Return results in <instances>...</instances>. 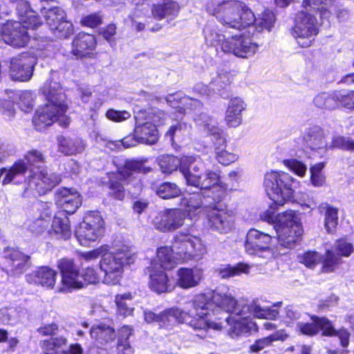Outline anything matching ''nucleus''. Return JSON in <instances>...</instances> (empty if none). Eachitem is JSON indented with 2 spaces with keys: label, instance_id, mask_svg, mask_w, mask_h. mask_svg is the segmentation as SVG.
<instances>
[{
  "label": "nucleus",
  "instance_id": "f257e3e1",
  "mask_svg": "<svg viewBox=\"0 0 354 354\" xmlns=\"http://www.w3.org/2000/svg\"><path fill=\"white\" fill-rule=\"evenodd\" d=\"M42 93L47 103L39 107L34 115L32 122L38 131L57 122L60 126L66 127L70 123L66 115L68 106L66 103V95L60 84L48 79L42 88Z\"/></svg>",
  "mask_w": 354,
  "mask_h": 354
},
{
  "label": "nucleus",
  "instance_id": "f03ea898",
  "mask_svg": "<svg viewBox=\"0 0 354 354\" xmlns=\"http://www.w3.org/2000/svg\"><path fill=\"white\" fill-rule=\"evenodd\" d=\"M206 10L226 28L241 30L254 21L252 10L240 1L210 0L207 3Z\"/></svg>",
  "mask_w": 354,
  "mask_h": 354
},
{
  "label": "nucleus",
  "instance_id": "7ed1b4c3",
  "mask_svg": "<svg viewBox=\"0 0 354 354\" xmlns=\"http://www.w3.org/2000/svg\"><path fill=\"white\" fill-rule=\"evenodd\" d=\"M180 170L188 186L198 188L204 191V193L214 192L223 188L219 173L216 171L206 170L205 164L200 158H183Z\"/></svg>",
  "mask_w": 354,
  "mask_h": 354
},
{
  "label": "nucleus",
  "instance_id": "20e7f679",
  "mask_svg": "<svg viewBox=\"0 0 354 354\" xmlns=\"http://www.w3.org/2000/svg\"><path fill=\"white\" fill-rule=\"evenodd\" d=\"M206 299L204 296H196L187 306V311L178 308L167 309L159 313L158 324L160 327H167L176 322L185 323L195 330H206L207 328L212 327L216 329L221 328V323L198 319V307L204 304Z\"/></svg>",
  "mask_w": 354,
  "mask_h": 354
},
{
  "label": "nucleus",
  "instance_id": "39448f33",
  "mask_svg": "<svg viewBox=\"0 0 354 354\" xmlns=\"http://www.w3.org/2000/svg\"><path fill=\"white\" fill-rule=\"evenodd\" d=\"M198 296H204L206 299L205 304H201V307H198V319L211 321L213 322L221 323V328L216 329L212 327H208L207 329L212 328L215 330H221L223 327V323L218 321L216 318L212 319L209 318V310L213 313L223 311L225 313H231L236 315H239L236 312V308L243 304V301H236L232 295L228 292L227 288H218L209 295L201 294Z\"/></svg>",
  "mask_w": 354,
  "mask_h": 354
},
{
  "label": "nucleus",
  "instance_id": "423d86ee",
  "mask_svg": "<svg viewBox=\"0 0 354 354\" xmlns=\"http://www.w3.org/2000/svg\"><path fill=\"white\" fill-rule=\"evenodd\" d=\"M295 180L288 173L270 171L265 174L263 185L269 198L277 206L292 200Z\"/></svg>",
  "mask_w": 354,
  "mask_h": 354
},
{
  "label": "nucleus",
  "instance_id": "0eeeda50",
  "mask_svg": "<svg viewBox=\"0 0 354 354\" xmlns=\"http://www.w3.org/2000/svg\"><path fill=\"white\" fill-rule=\"evenodd\" d=\"M276 220L274 227L279 244L286 248H294L303 233L299 214L288 210L277 214Z\"/></svg>",
  "mask_w": 354,
  "mask_h": 354
},
{
  "label": "nucleus",
  "instance_id": "6e6552de",
  "mask_svg": "<svg viewBox=\"0 0 354 354\" xmlns=\"http://www.w3.org/2000/svg\"><path fill=\"white\" fill-rule=\"evenodd\" d=\"M134 257L128 251H106L100 261V269L104 274L103 283L116 285L121 280L125 266L132 263Z\"/></svg>",
  "mask_w": 354,
  "mask_h": 354
},
{
  "label": "nucleus",
  "instance_id": "1a4fd4ad",
  "mask_svg": "<svg viewBox=\"0 0 354 354\" xmlns=\"http://www.w3.org/2000/svg\"><path fill=\"white\" fill-rule=\"evenodd\" d=\"M318 30L317 18L310 10L303 9L298 12L292 35L301 47H309L318 34Z\"/></svg>",
  "mask_w": 354,
  "mask_h": 354
},
{
  "label": "nucleus",
  "instance_id": "9d476101",
  "mask_svg": "<svg viewBox=\"0 0 354 354\" xmlns=\"http://www.w3.org/2000/svg\"><path fill=\"white\" fill-rule=\"evenodd\" d=\"M171 248L180 263L201 258L205 252V247L198 237L189 234L178 233L174 237Z\"/></svg>",
  "mask_w": 354,
  "mask_h": 354
},
{
  "label": "nucleus",
  "instance_id": "9b49d317",
  "mask_svg": "<svg viewBox=\"0 0 354 354\" xmlns=\"http://www.w3.org/2000/svg\"><path fill=\"white\" fill-rule=\"evenodd\" d=\"M104 232V221L98 214H92L86 216L80 223L75 231V236L79 243L86 246L103 236Z\"/></svg>",
  "mask_w": 354,
  "mask_h": 354
},
{
  "label": "nucleus",
  "instance_id": "f8f14e48",
  "mask_svg": "<svg viewBox=\"0 0 354 354\" xmlns=\"http://www.w3.org/2000/svg\"><path fill=\"white\" fill-rule=\"evenodd\" d=\"M208 224L212 230L225 234L234 227V215L223 204H215L206 210Z\"/></svg>",
  "mask_w": 354,
  "mask_h": 354
},
{
  "label": "nucleus",
  "instance_id": "ddd939ff",
  "mask_svg": "<svg viewBox=\"0 0 354 354\" xmlns=\"http://www.w3.org/2000/svg\"><path fill=\"white\" fill-rule=\"evenodd\" d=\"M186 213L180 208L166 209L158 212L151 221L154 228L162 232H172L185 223Z\"/></svg>",
  "mask_w": 354,
  "mask_h": 354
},
{
  "label": "nucleus",
  "instance_id": "4468645a",
  "mask_svg": "<svg viewBox=\"0 0 354 354\" xmlns=\"http://www.w3.org/2000/svg\"><path fill=\"white\" fill-rule=\"evenodd\" d=\"M259 49V44L252 41L247 35L239 34L232 35L222 44V51L232 53L236 57L248 59L253 56Z\"/></svg>",
  "mask_w": 354,
  "mask_h": 354
},
{
  "label": "nucleus",
  "instance_id": "2eb2a0df",
  "mask_svg": "<svg viewBox=\"0 0 354 354\" xmlns=\"http://www.w3.org/2000/svg\"><path fill=\"white\" fill-rule=\"evenodd\" d=\"M60 181L61 178L59 175L46 169H42L39 172L33 171V174L28 178L25 192H28L30 190L39 195H43L51 190Z\"/></svg>",
  "mask_w": 354,
  "mask_h": 354
},
{
  "label": "nucleus",
  "instance_id": "dca6fc26",
  "mask_svg": "<svg viewBox=\"0 0 354 354\" xmlns=\"http://www.w3.org/2000/svg\"><path fill=\"white\" fill-rule=\"evenodd\" d=\"M58 268L62 274V287L59 288V292H68L84 286L78 267L72 259H62L59 260Z\"/></svg>",
  "mask_w": 354,
  "mask_h": 354
},
{
  "label": "nucleus",
  "instance_id": "f3484780",
  "mask_svg": "<svg viewBox=\"0 0 354 354\" xmlns=\"http://www.w3.org/2000/svg\"><path fill=\"white\" fill-rule=\"evenodd\" d=\"M37 58L28 53H22L11 59L10 76L12 80L19 82L29 80L33 74Z\"/></svg>",
  "mask_w": 354,
  "mask_h": 354
},
{
  "label": "nucleus",
  "instance_id": "a211bd4d",
  "mask_svg": "<svg viewBox=\"0 0 354 354\" xmlns=\"http://www.w3.org/2000/svg\"><path fill=\"white\" fill-rule=\"evenodd\" d=\"M30 39V35L21 22H7L0 26V41L14 47L25 46Z\"/></svg>",
  "mask_w": 354,
  "mask_h": 354
},
{
  "label": "nucleus",
  "instance_id": "6ab92c4d",
  "mask_svg": "<svg viewBox=\"0 0 354 354\" xmlns=\"http://www.w3.org/2000/svg\"><path fill=\"white\" fill-rule=\"evenodd\" d=\"M354 252V247L351 243L344 239L337 240L333 250H328L323 259L322 272H333L342 263L341 257H348Z\"/></svg>",
  "mask_w": 354,
  "mask_h": 354
},
{
  "label": "nucleus",
  "instance_id": "aec40b11",
  "mask_svg": "<svg viewBox=\"0 0 354 354\" xmlns=\"http://www.w3.org/2000/svg\"><path fill=\"white\" fill-rule=\"evenodd\" d=\"M3 256L7 261L3 270L10 276L19 277L31 265L30 257L28 255L14 248H5Z\"/></svg>",
  "mask_w": 354,
  "mask_h": 354
},
{
  "label": "nucleus",
  "instance_id": "412c9836",
  "mask_svg": "<svg viewBox=\"0 0 354 354\" xmlns=\"http://www.w3.org/2000/svg\"><path fill=\"white\" fill-rule=\"evenodd\" d=\"M281 302L279 301L274 304L272 307H262L258 303V301L254 300L250 304L243 301V304L239 308H236V312L239 315L250 317L251 315L259 319H274L279 315V311L274 308L276 306H280Z\"/></svg>",
  "mask_w": 354,
  "mask_h": 354
},
{
  "label": "nucleus",
  "instance_id": "4be33fe9",
  "mask_svg": "<svg viewBox=\"0 0 354 354\" xmlns=\"http://www.w3.org/2000/svg\"><path fill=\"white\" fill-rule=\"evenodd\" d=\"M247 104L239 97H232L227 106L224 121L230 128H236L243 122V112L246 109Z\"/></svg>",
  "mask_w": 354,
  "mask_h": 354
},
{
  "label": "nucleus",
  "instance_id": "5701e85b",
  "mask_svg": "<svg viewBox=\"0 0 354 354\" xmlns=\"http://www.w3.org/2000/svg\"><path fill=\"white\" fill-rule=\"evenodd\" d=\"M222 322L223 323V322ZM224 323L229 325L228 333L232 338L245 335L252 330H257L256 324L250 319L235 314L227 316L224 319Z\"/></svg>",
  "mask_w": 354,
  "mask_h": 354
},
{
  "label": "nucleus",
  "instance_id": "b1692460",
  "mask_svg": "<svg viewBox=\"0 0 354 354\" xmlns=\"http://www.w3.org/2000/svg\"><path fill=\"white\" fill-rule=\"evenodd\" d=\"M56 203L68 214H73L82 203L80 194L74 189L62 187L56 193Z\"/></svg>",
  "mask_w": 354,
  "mask_h": 354
},
{
  "label": "nucleus",
  "instance_id": "393cba45",
  "mask_svg": "<svg viewBox=\"0 0 354 354\" xmlns=\"http://www.w3.org/2000/svg\"><path fill=\"white\" fill-rule=\"evenodd\" d=\"M149 271V286L151 290L157 293L170 292L174 287L169 283V277L165 270L157 268V264L151 263L147 268Z\"/></svg>",
  "mask_w": 354,
  "mask_h": 354
},
{
  "label": "nucleus",
  "instance_id": "a878e982",
  "mask_svg": "<svg viewBox=\"0 0 354 354\" xmlns=\"http://www.w3.org/2000/svg\"><path fill=\"white\" fill-rule=\"evenodd\" d=\"M57 272L48 266H41L26 275V280L30 284L39 285L48 289H53L56 281Z\"/></svg>",
  "mask_w": 354,
  "mask_h": 354
},
{
  "label": "nucleus",
  "instance_id": "bb28decb",
  "mask_svg": "<svg viewBox=\"0 0 354 354\" xmlns=\"http://www.w3.org/2000/svg\"><path fill=\"white\" fill-rule=\"evenodd\" d=\"M203 270L198 268H181L176 272V284L188 289L197 286L203 279Z\"/></svg>",
  "mask_w": 354,
  "mask_h": 354
},
{
  "label": "nucleus",
  "instance_id": "cd10ccee",
  "mask_svg": "<svg viewBox=\"0 0 354 354\" xmlns=\"http://www.w3.org/2000/svg\"><path fill=\"white\" fill-rule=\"evenodd\" d=\"M28 171H29V167L24 160H19L10 167L1 168L0 171L1 176H3L2 184L5 185L21 183Z\"/></svg>",
  "mask_w": 354,
  "mask_h": 354
},
{
  "label": "nucleus",
  "instance_id": "c85d7f7f",
  "mask_svg": "<svg viewBox=\"0 0 354 354\" xmlns=\"http://www.w3.org/2000/svg\"><path fill=\"white\" fill-rule=\"evenodd\" d=\"M96 40L93 35L80 32L73 41L72 53L77 57H84L94 50Z\"/></svg>",
  "mask_w": 354,
  "mask_h": 354
},
{
  "label": "nucleus",
  "instance_id": "c756f323",
  "mask_svg": "<svg viewBox=\"0 0 354 354\" xmlns=\"http://www.w3.org/2000/svg\"><path fill=\"white\" fill-rule=\"evenodd\" d=\"M272 235L264 233L256 229L248 231L245 243V251L248 254H254L256 250H260L261 246L270 245Z\"/></svg>",
  "mask_w": 354,
  "mask_h": 354
},
{
  "label": "nucleus",
  "instance_id": "7c9ffc66",
  "mask_svg": "<svg viewBox=\"0 0 354 354\" xmlns=\"http://www.w3.org/2000/svg\"><path fill=\"white\" fill-rule=\"evenodd\" d=\"M304 140L312 150H318L322 156L326 151V140L324 131L318 126L309 128L304 135Z\"/></svg>",
  "mask_w": 354,
  "mask_h": 354
},
{
  "label": "nucleus",
  "instance_id": "2f4dec72",
  "mask_svg": "<svg viewBox=\"0 0 354 354\" xmlns=\"http://www.w3.org/2000/svg\"><path fill=\"white\" fill-rule=\"evenodd\" d=\"M178 263L171 247L162 246L158 248L156 258L151 263L157 264V268L161 270H169L175 268Z\"/></svg>",
  "mask_w": 354,
  "mask_h": 354
},
{
  "label": "nucleus",
  "instance_id": "473e14b6",
  "mask_svg": "<svg viewBox=\"0 0 354 354\" xmlns=\"http://www.w3.org/2000/svg\"><path fill=\"white\" fill-rule=\"evenodd\" d=\"M179 11V5L172 0H164L154 4L151 9L153 17L159 20L165 18L173 19L178 15Z\"/></svg>",
  "mask_w": 354,
  "mask_h": 354
},
{
  "label": "nucleus",
  "instance_id": "72a5a7b5",
  "mask_svg": "<svg viewBox=\"0 0 354 354\" xmlns=\"http://www.w3.org/2000/svg\"><path fill=\"white\" fill-rule=\"evenodd\" d=\"M136 136L140 143L153 145L158 140V132L156 126L149 122L142 124H136L134 129Z\"/></svg>",
  "mask_w": 354,
  "mask_h": 354
},
{
  "label": "nucleus",
  "instance_id": "f704fd0d",
  "mask_svg": "<svg viewBox=\"0 0 354 354\" xmlns=\"http://www.w3.org/2000/svg\"><path fill=\"white\" fill-rule=\"evenodd\" d=\"M180 209L186 213V217H192L196 214L204 212L206 214V210L209 207H204L199 194L189 195L180 199Z\"/></svg>",
  "mask_w": 354,
  "mask_h": 354
},
{
  "label": "nucleus",
  "instance_id": "c9c22d12",
  "mask_svg": "<svg viewBox=\"0 0 354 354\" xmlns=\"http://www.w3.org/2000/svg\"><path fill=\"white\" fill-rule=\"evenodd\" d=\"M165 100L169 106L176 109V113L180 115L177 116L178 118H180L181 115H185L187 113L186 109L183 107V105H199L198 102L193 100L188 96L184 95L183 93L180 92L168 94L165 97Z\"/></svg>",
  "mask_w": 354,
  "mask_h": 354
},
{
  "label": "nucleus",
  "instance_id": "e433bc0d",
  "mask_svg": "<svg viewBox=\"0 0 354 354\" xmlns=\"http://www.w3.org/2000/svg\"><path fill=\"white\" fill-rule=\"evenodd\" d=\"M321 214H324V226L326 231L333 233L338 223V209L327 203H322L317 207Z\"/></svg>",
  "mask_w": 354,
  "mask_h": 354
},
{
  "label": "nucleus",
  "instance_id": "4c0bfd02",
  "mask_svg": "<svg viewBox=\"0 0 354 354\" xmlns=\"http://www.w3.org/2000/svg\"><path fill=\"white\" fill-rule=\"evenodd\" d=\"M58 149L65 155H74L81 153L84 149V146L81 140L71 139L63 136L57 138Z\"/></svg>",
  "mask_w": 354,
  "mask_h": 354
},
{
  "label": "nucleus",
  "instance_id": "58836bf2",
  "mask_svg": "<svg viewBox=\"0 0 354 354\" xmlns=\"http://www.w3.org/2000/svg\"><path fill=\"white\" fill-rule=\"evenodd\" d=\"M51 228V233L57 235V238L66 240L71 236L69 219L62 212L55 216Z\"/></svg>",
  "mask_w": 354,
  "mask_h": 354
},
{
  "label": "nucleus",
  "instance_id": "ea45409f",
  "mask_svg": "<svg viewBox=\"0 0 354 354\" xmlns=\"http://www.w3.org/2000/svg\"><path fill=\"white\" fill-rule=\"evenodd\" d=\"M91 336L100 344H105L115 339V330L106 324H100L92 327Z\"/></svg>",
  "mask_w": 354,
  "mask_h": 354
},
{
  "label": "nucleus",
  "instance_id": "a19ab883",
  "mask_svg": "<svg viewBox=\"0 0 354 354\" xmlns=\"http://www.w3.org/2000/svg\"><path fill=\"white\" fill-rule=\"evenodd\" d=\"M205 41L207 45L214 47H220L222 50V44L227 41V38L218 32L216 26L207 24L203 29Z\"/></svg>",
  "mask_w": 354,
  "mask_h": 354
},
{
  "label": "nucleus",
  "instance_id": "79ce46f5",
  "mask_svg": "<svg viewBox=\"0 0 354 354\" xmlns=\"http://www.w3.org/2000/svg\"><path fill=\"white\" fill-rule=\"evenodd\" d=\"M132 334L133 328L129 326H124L119 330L117 347L118 354H133V348L128 342L129 337Z\"/></svg>",
  "mask_w": 354,
  "mask_h": 354
},
{
  "label": "nucleus",
  "instance_id": "37998d69",
  "mask_svg": "<svg viewBox=\"0 0 354 354\" xmlns=\"http://www.w3.org/2000/svg\"><path fill=\"white\" fill-rule=\"evenodd\" d=\"M337 91L332 93H321L314 98V104L318 108L328 110L335 109L339 107L337 97H335Z\"/></svg>",
  "mask_w": 354,
  "mask_h": 354
},
{
  "label": "nucleus",
  "instance_id": "c03bdc74",
  "mask_svg": "<svg viewBox=\"0 0 354 354\" xmlns=\"http://www.w3.org/2000/svg\"><path fill=\"white\" fill-rule=\"evenodd\" d=\"M274 22L275 16L274 13L269 10H266L258 17L254 16V21L251 25L254 24L258 32H261L263 30L270 31Z\"/></svg>",
  "mask_w": 354,
  "mask_h": 354
},
{
  "label": "nucleus",
  "instance_id": "a18cd8bd",
  "mask_svg": "<svg viewBox=\"0 0 354 354\" xmlns=\"http://www.w3.org/2000/svg\"><path fill=\"white\" fill-rule=\"evenodd\" d=\"M3 92L8 95L9 98H12V100H15L17 96L19 97V108L24 112H29L32 109V95L30 91H21L19 93H16L11 90H5Z\"/></svg>",
  "mask_w": 354,
  "mask_h": 354
},
{
  "label": "nucleus",
  "instance_id": "49530a36",
  "mask_svg": "<svg viewBox=\"0 0 354 354\" xmlns=\"http://www.w3.org/2000/svg\"><path fill=\"white\" fill-rule=\"evenodd\" d=\"M156 193L163 199H169L179 196L181 194V190L176 184L165 182L156 187Z\"/></svg>",
  "mask_w": 354,
  "mask_h": 354
},
{
  "label": "nucleus",
  "instance_id": "de8ad7c7",
  "mask_svg": "<svg viewBox=\"0 0 354 354\" xmlns=\"http://www.w3.org/2000/svg\"><path fill=\"white\" fill-rule=\"evenodd\" d=\"M183 164V158L170 155H163L158 159V165L163 173H171L176 170Z\"/></svg>",
  "mask_w": 354,
  "mask_h": 354
},
{
  "label": "nucleus",
  "instance_id": "09e8293b",
  "mask_svg": "<svg viewBox=\"0 0 354 354\" xmlns=\"http://www.w3.org/2000/svg\"><path fill=\"white\" fill-rule=\"evenodd\" d=\"M131 299L132 295L129 292L116 295L115 303L120 315L127 317L132 314L134 308L130 304Z\"/></svg>",
  "mask_w": 354,
  "mask_h": 354
},
{
  "label": "nucleus",
  "instance_id": "8fccbe9b",
  "mask_svg": "<svg viewBox=\"0 0 354 354\" xmlns=\"http://www.w3.org/2000/svg\"><path fill=\"white\" fill-rule=\"evenodd\" d=\"M250 266L246 263H240L235 266H226L218 270L219 275L221 278H229L241 274V273L247 274L250 270Z\"/></svg>",
  "mask_w": 354,
  "mask_h": 354
},
{
  "label": "nucleus",
  "instance_id": "3c124183",
  "mask_svg": "<svg viewBox=\"0 0 354 354\" xmlns=\"http://www.w3.org/2000/svg\"><path fill=\"white\" fill-rule=\"evenodd\" d=\"M50 30L57 38L63 39L69 37L73 31V24L70 21L64 20L55 26H51Z\"/></svg>",
  "mask_w": 354,
  "mask_h": 354
},
{
  "label": "nucleus",
  "instance_id": "603ef678",
  "mask_svg": "<svg viewBox=\"0 0 354 354\" xmlns=\"http://www.w3.org/2000/svg\"><path fill=\"white\" fill-rule=\"evenodd\" d=\"M286 335H283L281 333H276L268 337L259 339L250 346L252 352H258L263 349L266 346H270L272 342L277 340H283Z\"/></svg>",
  "mask_w": 354,
  "mask_h": 354
},
{
  "label": "nucleus",
  "instance_id": "864d4df0",
  "mask_svg": "<svg viewBox=\"0 0 354 354\" xmlns=\"http://www.w3.org/2000/svg\"><path fill=\"white\" fill-rule=\"evenodd\" d=\"M45 19L49 28L55 26L66 18L65 12L60 8L55 7L48 9L45 12Z\"/></svg>",
  "mask_w": 354,
  "mask_h": 354
},
{
  "label": "nucleus",
  "instance_id": "5fc2aeb1",
  "mask_svg": "<svg viewBox=\"0 0 354 354\" xmlns=\"http://www.w3.org/2000/svg\"><path fill=\"white\" fill-rule=\"evenodd\" d=\"M44 342V348L46 354H57V350L66 345L67 339L64 336H59L45 340Z\"/></svg>",
  "mask_w": 354,
  "mask_h": 354
},
{
  "label": "nucleus",
  "instance_id": "6e6d98bb",
  "mask_svg": "<svg viewBox=\"0 0 354 354\" xmlns=\"http://www.w3.org/2000/svg\"><path fill=\"white\" fill-rule=\"evenodd\" d=\"M141 168L140 162L136 160H127L124 163V166L119 171L118 178H123L127 180L129 178L133 176V174L140 171Z\"/></svg>",
  "mask_w": 354,
  "mask_h": 354
},
{
  "label": "nucleus",
  "instance_id": "4d7b16f0",
  "mask_svg": "<svg viewBox=\"0 0 354 354\" xmlns=\"http://www.w3.org/2000/svg\"><path fill=\"white\" fill-rule=\"evenodd\" d=\"M335 97H337L339 106L354 109V91H337Z\"/></svg>",
  "mask_w": 354,
  "mask_h": 354
},
{
  "label": "nucleus",
  "instance_id": "13d9d810",
  "mask_svg": "<svg viewBox=\"0 0 354 354\" xmlns=\"http://www.w3.org/2000/svg\"><path fill=\"white\" fill-rule=\"evenodd\" d=\"M4 94L6 96H2V98H0V111L8 120H10L15 113L13 103L15 100L9 98L5 92Z\"/></svg>",
  "mask_w": 354,
  "mask_h": 354
},
{
  "label": "nucleus",
  "instance_id": "bf43d9fd",
  "mask_svg": "<svg viewBox=\"0 0 354 354\" xmlns=\"http://www.w3.org/2000/svg\"><path fill=\"white\" fill-rule=\"evenodd\" d=\"M10 3L15 6L17 13L21 20L34 12L30 9L29 3L26 0H9Z\"/></svg>",
  "mask_w": 354,
  "mask_h": 354
},
{
  "label": "nucleus",
  "instance_id": "052dcab7",
  "mask_svg": "<svg viewBox=\"0 0 354 354\" xmlns=\"http://www.w3.org/2000/svg\"><path fill=\"white\" fill-rule=\"evenodd\" d=\"M24 160L29 167L30 166L39 167V164L44 162V156L37 150H31L27 152ZM29 170L32 171L30 168Z\"/></svg>",
  "mask_w": 354,
  "mask_h": 354
},
{
  "label": "nucleus",
  "instance_id": "680f3d73",
  "mask_svg": "<svg viewBox=\"0 0 354 354\" xmlns=\"http://www.w3.org/2000/svg\"><path fill=\"white\" fill-rule=\"evenodd\" d=\"M333 0H313L311 7H309L312 12L315 10L320 11L321 17L328 18L330 15L328 8L332 5Z\"/></svg>",
  "mask_w": 354,
  "mask_h": 354
},
{
  "label": "nucleus",
  "instance_id": "e2e57ef3",
  "mask_svg": "<svg viewBox=\"0 0 354 354\" xmlns=\"http://www.w3.org/2000/svg\"><path fill=\"white\" fill-rule=\"evenodd\" d=\"M312 323L298 322L297 330L304 335L313 336L318 333V326L316 323V316L312 317Z\"/></svg>",
  "mask_w": 354,
  "mask_h": 354
},
{
  "label": "nucleus",
  "instance_id": "0e129e2a",
  "mask_svg": "<svg viewBox=\"0 0 354 354\" xmlns=\"http://www.w3.org/2000/svg\"><path fill=\"white\" fill-rule=\"evenodd\" d=\"M316 324L318 326V332L322 331V335L325 336L334 335L336 330L334 328L332 323L326 317H319L316 316Z\"/></svg>",
  "mask_w": 354,
  "mask_h": 354
},
{
  "label": "nucleus",
  "instance_id": "69168bd1",
  "mask_svg": "<svg viewBox=\"0 0 354 354\" xmlns=\"http://www.w3.org/2000/svg\"><path fill=\"white\" fill-rule=\"evenodd\" d=\"M300 262L306 267L313 268L322 260L321 255L316 252H307L303 254L300 257Z\"/></svg>",
  "mask_w": 354,
  "mask_h": 354
},
{
  "label": "nucleus",
  "instance_id": "338daca9",
  "mask_svg": "<svg viewBox=\"0 0 354 354\" xmlns=\"http://www.w3.org/2000/svg\"><path fill=\"white\" fill-rule=\"evenodd\" d=\"M216 157L218 161L223 165H228L237 159L235 153H230L224 147H216Z\"/></svg>",
  "mask_w": 354,
  "mask_h": 354
},
{
  "label": "nucleus",
  "instance_id": "774afa93",
  "mask_svg": "<svg viewBox=\"0 0 354 354\" xmlns=\"http://www.w3.org/2000/svg\"><path fill=\"white\" fill-rule=\"evenodd\" d=\"M330 147L346 150H354V140L343 136L334 137Z\"/></svg>",
  "mask_w": 354,
  "mask_h": 354
}]
</instances>
